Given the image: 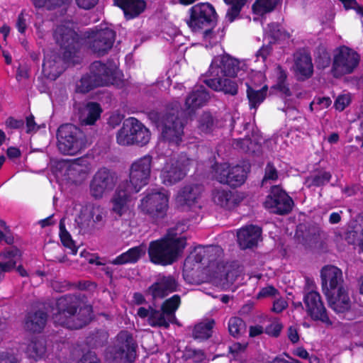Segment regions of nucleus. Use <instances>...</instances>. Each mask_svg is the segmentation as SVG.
Instances as JSON below:
<instances>
[{
	"label": "nucleus",
	"instance_id": "nucleus-1",
	"mask_svg": "<svg viewBox=\"0 0 363 363\" xmlns=\"http://www.w3.org/2000/svg\"><path fill=\"white\" fill-rule=\"evenodd\" d=\"M240 61L228 54L217 55L211 61L210 76L200 79L212 91H238L242 89L243 81L237 79L240 70Z\"/></svg>",
	"mask_w": 363,
	"mask_h": 363
},
{
	"label": "nucleus",
	"instance_id": "nucleus-2",
	"mask_svg": "<svg viewBox=\"0 0 363 363\" xmlns=\"http://www.w3.org/2000/svg\"><path fill=\"white\" fill-rule=\"evenodd\" d=\"M186 228L185 225L178 223L169 228L162 238L151 241L147 248L150 262L162 266L175 262L186 246V239L182 235Z\"/></svg>",
	"mask_w": 363,
	"mask_h": 363
},
{
	"label": "nucleus",
	"instance_id": "nucleus-3",
	"mask_svg": "<svg viewBox=\"0 0 363 363\" xmlns=\"http://www.w3.org/2000/svg\"><path fill=\"white\" fill-rule=\"evenodd\" d=\"M80 299L75 295L68 294L56 301V312L52 320L59 325L71 330H78L86 325L91 319V306H81Z\"/></svg>",
	"mask_w": 363,
	"mask_h": 363
},
{
	"label": "nucleus",
	"instance_id": "nucleus-4",
	"mask_svg": "<svg viewBox=\"0 0 363 363\" xmlns=\"http://www.w3.org/2000/svg\"><path fill=\"white\" fill-rule=\"evenodd\" d=\"M123 76L121 71L108 67L101 61H94L90 65V74L82 77L77 83L75 91H92L95 88L109 85L121 89L125 84Z\"/></svg>",
	"mask_w": 363,
	"mask_h": 363
},
{
	"label": "nucleus",
	"instance_id": "nucleus-5",
	"mask_svg": "<svg viewBox=\"0 0 363 363\" xmlns=\"http://www.w3.org/2000/svg\"><path fill=\"white\" fill-rule=\"evenodd\" d=\"M123 76L121 71L108 67L101 61H94L90 65V74L82 77L77 83L75 91H92L95 88L109 85L121 89L125 84Z\"/></svg>",
	"mask_w": 363,
	"mask_h": 363
},
{
	"label": "nucleus",
	"instance_id": "nucleus-6",
	"mask_svg": "<svg viewBox=\"0 0 363 363\" xmlns=\"http://www.w3.org/2000/svg\"><path fill=\"white\" fill-rule=\"evenodd\" d=\"M189 12V18L186 23L191 30L203 31L204 38H211L218 17L214 6L208 2L199 3L191 6Z\"/></svg>",
	"mask_w": 363,
	"mask_h": 363
},
{
	"label": "nucleus",
	"instance_id": "nucleus-7",
	"mask_svg": "<svg viewBox=\"0 0 363 363\" xmlns=\"http://www.w3.org/2000/svg\"><path fill=\"white\" fill-rule=\"evenodd\" d=\"M181 303L180 296L175 294L165 300L160 309L149 306L148 308L140 307L138 315L141 318H147V323L152 327L168 328L170 323H175V313Z\"/></svg>",
	"mask_w": 363,
	"mask_h": 363
},
{
	"label": "nucleus",
	"instance_id": "nucleus-8",
	"mask_svg": "<svg viewBox=\"0 0 363 363\" xmlns=\"http://www.w3.org/2000/svg\"><path fill=\"white\" fill-rule=\"evenodd\" d=\"M57 147L65 155H75L86 147L87 139L84 132L72 123L59 126L56 133Z\"/></svg>",
	"mask_w": 363,
	"mask_h": 363
},
{
	"label": "nucleus",
	"instance_id": "nucleus-9",
	"mask_svg": "<svg viewBox=\"0 0 363 363\" xmlns=\"http://www.w3.org/2000/svg\"><path fill=\"white\" fill-rule=\"evenodd\" d=\"M182 115L183 111L176 104L172 109L167 110L164 114L158 116L157 128L164 140L174 145L182 141L185 125Z\"/></svg>",
	"mask_w": 363,
	"mask_h": 363
},
{
	"label": "nucleus",
	"instance_id": "nucleus-10",
	"mask_svg": "<svg viewBox=\"0 0 363 363\" xmlns=\"http://www.w3.org/2000/svg\"><path fill=\"white\" fill-rule=\"evenodd\" d=\"M151 133L140 121L135 118H128L124 121L122 127L116 133V141L120 145H137L144 146L150 140Z\"/></svg>",
	"mask_w": 363,
	"mask_h": 363
},
{
	"label": "nucleus",
	"instance_id": "nucleus-11",
	"mask_svg": "<svg viewBox=\"0 0 363 363\" xmlns=\"http://www.w3.org/2000/svg\"><path fill=\"white\" fill-rule=\"evenodd\" d=\"M360 55L352 48L345 45L337 48L333 56L331 72L338 78L352 73L358 67Z\"/></svg>",
	"mask_w": 363,
	"mask_h": 363
},
{
	"label": "nucleus",
	"instance_id": "nucleus-12",
	"mask_svg": "<svg viewBox=\"0 0 363 363\" xmlns=\"http://www.w3.org/2000/svg\"><path fill=\"white\" fill-rule=\"evenodd\" d=\"M89 39V48L97 57L106 55L113 48L116 38V32L108 27L95 26L86 32Z\"/></svg>",
	"mask_w": 363,
	"mask_h": 363
},
{
	"label": "nucleus",
	"instance_id": "nucleus-13",
	"mask_svg": "<svg viewBox=\"0 0 363 363\" xmlns=\"http://www.w3.org/2000/svg\"><path fill=\"white\" fill-rule=\"evenodd\" d=\"M118 182L116 173L106 167L99 169L94 174L89 184L90 195L95 199L113 190Z\"/></svg>",
	"mask_w": 363,
	"mask_h": 363
},
{
	"label": "nucleus",
	"instance_id": "nucleus-14",
	"mask_svg": "<svg viewBox=\"0 0 363 363\" xmlns=\"http://www.w3.org/2000/svg\"><path fill=\"white\" fill-rule=\"evenodd\" d=\"M56 43L64 50L62 58L69 61L76 56L80 48V36L72 28L65 26H59L53 34Z\"/></svg>",
	"mask_w": 363,
	"mask_h": 363
},
{
	"label": "nucleus",
	"instance_id": "nucleus-15",
	"mask_svg": "<svg viewBox=\"0 0 363 363\" xmlns=\"http://www.w3.org/2000/svg\"><path fill=\"white\" fill-rule=\"evenodd\" d=\"M152 157L147 155L135 161L130 167L129 183L125 184L130 186L133 192H138L147 184L152 168Z\"/></svg>",
	"mask_w": 363,
	"mask_h": 363
},
{
	"label": "nucleus",
	"instance_id": "nucleus-16",
	"mask_svg": "<svg viewBox=\"0 0 363 363\" xmlns=\"http://www.w3.org/2000/svg\"><path fill=\"white\" fill-rule=\"evenodd\" d=\"M247 176V171L240 165L230 167L227 163H221L215 166V179L220 183L231 187L241 186L245 182Z\"/></svg>",
	"mask_w": 363,
	"mask_h": 363
},
{
	"label": "nucleus",
	"instance_id": "nucleus-17",
	"mask_svg": "<svg viewBox=\"0 0 363 363\" xmlns=\"http://www.w3.org/2000/svg\"><path fill=\"white\" fill-rule=\"evenodd\" d=\"M168 208V198L161 192H153L146 195L140 205L141 211L152 219L162 218Z\"/></svg>",
	"mask_w": 363,
	"mask_h": 363
},
{
	"label": "nucleus",
	"instance_id": "nucleus-18",
	"mask_svg": "<svg viewBox=\"0 0 363 363\" xmlns=\"http://www.w3.org/2000/svg\"><path fill=\"white\" fill-rule=\"evenodd\" d=\"M264 206L274 213L285 215L290 213L294 206L292 199L279 186L272 187L270 194L264 201Z\"/></svg>",
	"mask_w": 363,
	"mask_h": 363
},
{
	"label": "nucleus",
	"instance_id": "nucleus-19",
	"mask_svg": "<svg viewBox=\"0 0 363 363\" xmlns=\"http://www.w3.org/2000/svg\"><path fill=\"white\" fill-rule=\"evenodd\" d=\"M306 311L314 320H320L328 325H331L325 307L320 294L313 289L306 292L303 296Z\"/></svg>",
	"mask_w": 363,
	"mask_h": 363
},
{
	"label": "nucleus",
	"instance_id": "nucleus-20",
	"mask_svg": "<svg viewBox=\"0 0 363 363\" xmlns=\"http://www.w3.org/2000/svg\"><path fill=\"white\" fill-rule=\"evenodd\" d=\"M136 347L133 335L127 330H121L117 335L115 357L124 360L125 363H132L136 357Z\"/></svg>",
	"mask_w": 363,
	"mask_h": 363
},
{
	"label": "nucleus",
	"instance_id": "nucleus-21",
	"mask_svg": "<svg viewBox=\"0 0 363 363\" xmlns=\"http://www.w3.org/2000/svg\"><path fill=\"white\" fill-rule=\"evenodd\" d=\"M189 160L185 157L171 159L167 162L162 172V179L166 185H172L181 181L186 175V167Z\"/></svg>",
	"mask_w": 363,
	"mask_h": 363
},
{
	"label": "nucleus",
	"instance_id": "nucleus-22",
	"mask_svg": "<svg viewBox=\"0 0 363 363\" xmlns=\"http://www.w3.org/2000/svg\"><path fill=\"white\" fill-rule=\"evenodd\" d=\"M177 286L174 277L158 274L156 281L147 289L146 295L150 296L153 300L162 299L177 291Z\"/></svg>",
	"mask_w": 363,
	"mask_h": 363
},
{
	"label": "nucleus",
	"instance_id": "nucleus-23",
	"mask_svg": "<svg viewBox=\"0 0 363 363\" xmlns=\"http://www.w3.org/2000/svg\"><path fill=\"white\" fill-rule=\"evenodd\" d=\"M323 291L325 294L345 288L342 271L335 266L327 265L320 271Z\"/></svg>",
	"mask_w": 363,
	"mask_h": 363
},
{
	"label": "nucleus",
	"instance_id": "nucleus-24",
	"mask_svg": "<svg viewBox=\"0 0 363 363\" xmlns=\"http://www.w3.org/2000/svg\"><path fill=\"white\" fill-rule=\"evenodd\" d=\"M80 123L85 125H92L100 118L103 112L101 105L94 101H87L75 104Z\"/></svg>",
	"mask_w": 363,
	"mask_h": 363
},
{
	"label": "nucleus",
	"instance_id": "nucleus-25",
	"mask_svg": "<svg viewBox=\"0 0 363 363\" xmlns=\"http://www.w3.org/2000/svg\"><path fill=\"white\" fill-rule=\"evenodd\" d=\"M135 193L130 186L125 184L120 185L111 200L112 212L118 216L125 214L128 211V203L130 201V196Z\"/></svg>",
	"mask_w": 363,
	"mask_h": 363
},
{
	"label": "nucleus",
	"instance_id": "nucleus-26",
	"mask_svg": "<svg viewBox=\"0 0 363 363\" xmlns=\"http://www.w3.org/2000/svg\"><path fill=\"white\" fill-rule=\"evenodd\" d=\"M42 67V74L50 81H55L65 70L62 60L57 52L45 55Z\"/></svg>",
	"mask_w": 363,
	"mask_h": 363
},
{
	"label": "nucleus",
	"instance_id": "nucleus-27",
	"mask_svg": "<svg viewBox=\"0 0 363 363\" xmlns=\"http://www.w3.org/2000/svg\"><path fill=\"white\" fill-rule=\"evenodd\" d=\"M48 314L42 310L30 311L25 315L22 322L23 330L30 333H40L48 321Z\"/></svg>",
	"mask_w": 363,
	"mask_h": 363
},
{
	"label": "nucleus",
	"instance_id": "nucleus-28",
	"mask_svg": "<svg viewBox=\"0 0 363 363\" xmlns=\"http://www.w3.org/2000/svg\"><path fill=\"white\" fill-rule=\"evenodd\" d=\"M113 4L123 11L126 21L138 18L147 8L145 0H113Z\"/></svg>",
	"mask_w": 363,
	"mask_h": 363
},
{
	"label": "nucleus",
	"instance_id": "nucleus-29",
	"mask_svg": "<svg viewBox=\"0 0 363 363\" xmlns=\"http://www.w3.org/2000/svg\"><path fill=\"white\" fill-rule=\"evenodd\" d=\"M329 306L336 313H342L351 307V301L345 288L325 294Z\"/></svg>",
	"mask_w": 363,
	"mask_h": 363
},
{
	"label": "nucleus",
	"instance_id": "nucleus-30",
	"mask_svg": "<svg viewBox=\"0 0 363 363\" xmlns=\"http://www.w3.org/2000/svg\"><path fill=\"white\" fill-rule=\"evenodd\" d=\"M262 230L255 225L241 228L237 233L238 242L241 249L245 250L256 246L261 237Z\"/></svg>",
	"mask_w": 363,
	"mask_h": 363
},
{
	"label": "nucleus",
	"instance_id": "nucleus-31",
	"mask_svg": "<svg viewBox=\"0 0 363 363\" xmlns=\"http://www.w3.org/2000/svg\"><path fill=\"white\" fill-rule=\"evenodd\" d=\"M221 252V249L218 246H206L198 247L195 248L194 251L191 253L184 262V266L186 267L189 263L194 261L196 263L211 262L216 260L218 254Z\"/></svg>",
	"mask_w": 363,
	"mask_h": 363
},
{
	"label": "nucleus",
	"instance_id": "nucleus-32",
	"mask_svg": "<svg viewBox=\"0 0 363 363\" xmlns=\"http://www.w3.org/2000/svg\"><path fill=\"white\" fill-rule=\"evenodd\" d=\"M79 159L67 165L63 174L64 179L75 185L81 184L88 176V168L79 163Z\"/></svg>",
	"mask_w": 363,
	"mask_h": 363
},
{
	"label": "nucleus",
	"instance_id": "nucleus-33",
	"mask_svg": "<svg viewBox=\"0 0 363 363\" xmlns=\"http://www.w3.org/2000/svg\"><path fill=\"white\" fill-rule=\"evenodd\" d=\"M201 187L199 185H187L182 188L177 196V203L182 207H191L200 196Z\"/></svg>",
	"mask_w": 363,
	"mask_h": 363
},
{
	"label": "nucleus",
	"instance_id": "nucleus-34",
	"mask_svg": "<svg viewBox=\"0 0 363 363\" xmlns=\"http://www.w3.org/2000/svg\"><path fill=\"white\" fill-rule=\"evenodd\" d=\"M211 99L209 92H190L185 99V107L189 114L206 105Z\"/></svg>",
	"mask_w": 363,
	"mask_h": 363
},
{
	"label": "nucleus",
	"instance_id": "nucleus-35",
	"mask_svg": "<svg viewBox=\"0 0 363 363\" xmlns=\"http://www.w3.org/2000/svg\"><path fill=\"white\" fill-rule=\"evenodd\" d=\"M147 248L144 244L129 249L127 252L118 256L112 261L113 264L135 263L146 253Z\"/></svg>",
	"mask_w": 363,
	"mask_h": 363
},
{
	"label": "nucleus",
	"instance_id": "nucleus-36",
	"mask_svg": "<svg viewBox=\"0 0 363 363\" xmlns=\"http://www.w3.org/2000/svg\"><path fill=\"white\" fill-rule=\"evenodd\" d=\"M295 67L298 79L310 78L313 73L312 59L308 54H300L295 60Z\"/></svg>",
	"mask_w": 363,
	"mask_h": 363
},
{
	"label": "nucleus",
	"instance_id": "nucleus-37",
	"mask_svg": "<svg viewBox=\"0 0 363 363\" xmlns=\"http://www.w3.org/2000/svg\"><path fill=\"white\" fill-rule=\"evenodd\" d=\"M212 199L216 205L226 209H231L236 205L232 191L222 188H216L212 191Z\"/></svg>",
	"mask_w": 363,
	"mask_h": 363
},
{
	"label": "nucleus",
	"instance_id": "nucleus-38",
	"mask_svg": "<svg viewBox=\"0 0 363 363\" xmlns=\"http://www.w3.org/2000/svg\"><path fill=\"white\" fill-rule=\"evenodd\" d=\"M21 257L20 250L13 247L10 250H6L4 252L0 253V257L8 259L9 260L6 262H0V265L2 268V270L6 272H9L13 270L16 265L18 259Z\"/></svg>",
	"mask_w": 363,
	"mask_h": 363
},
{
	"label": "nucleus",
	"instance_id": "nucleus-39",
	"mask_svg": "<svg viewBox=\"0 0 363 363\" xmlns=\"http://www.w3.org/2000/svg\"><path fill=\"white\" fill-rule=\"evenodd\" d=\"M242 81L246 91H268V86L264 84V76L261 72L252 73L247 80Z\"/></svg>",
	"mask_w": 363,
	"mask_h": 363
},
{
	"label": "nucleus",
	"instance_id": "nucleus-40",
	"mask_svg": "<svg viewBox=\"0 0 363 363\" xmlns=\"http://www.w3.org/2000/svg\"><path fill=\"white\" fill-rule=\"evenodd\" d=\"M345 240L350 245H357L363 252V221L347 233Z\"/></svg>",
	"mask_w": 363,
	"mask_h": 363
},
{
	"label": "nucleus",
	"instance_id": "nucleus-41",
	"mask_svg": "<svg viewBox=\"0 0 363 363\" xmlns=\"http://www.w3.org/2000/svg\"><path fill=\"white\" fill-rule=\"evenodd\" d=\"M279 0H255L252 6V11L257 15H264L273 11Z\"/></svg>",
	"mask_w": 363,
	"mask_h": 363
},
{
	"label": "nucleus",
	"instance_id": "nucleus-42",
	"mask_svg": "<svg viewBox=\"0 0 363 363\" xmlns=\"http://www.w3.org/2000/svg\"><path fill=\"white\" fill-rule=\"evenodd\" d=\"M215 325L213 320L202 322L195 325L193 331V337L195 339L206 340L212 334V329Z\"/></svg>",
	"mask_w": 363,
	"mask_h": 363
},
{
	"label": "nucleus",
	"instance_id": "nucleus-43",
	"mask_svg": "<svg viewBox=\"0 0 363 363\" xmlns=\"http://www.w3.org/2000/svg\"><path fill=\"white\" fill-rule=\"evenodd\" d=\"M228 331L235 338L242 336L246 331L245 323L238 317H232L228 321Z\"/></svg>",
	"mask_w": 363,
	"mask_h": 363
},
{
	"label": "nucleus",
	"instance_id": "nucleus-44",
	"mask_svg": "<svg viewBox=\"0 0 363 363\" xmlns=\"http://www.w3.org/2000/svg\"><path fill=\"white\" fill-rule=\"evenodd\" d=\"M75 228L78 233L82 234L89 233L94 228L89 213H82L75 218Z\"/></svg>",
	"mask_w": 363,
	"mask_h": 363
},
{
	"label": "nucleus",
	"instance_id": "nucleus-45",
	"mask_svg": "<svg viewBox=\"0 0 363 363\" xmlns=\"http://www.w3.org/2000/svg\"><path fill=\"white\" fill-rule=\"evenodd\" d=\"M27 352L30 357L37 359L41 358L46 352V347L43 340L35 339L28 345Z\"/></svg>",
	"mask_w": 363,
	"mask_h": 363
},
{
	"label": "nucleus",
	"instance_id": "nucleus-46",
	"mask_svg": "<svg viewBox=\"0 0 363 363\" xmlns=\"http://www.w3.org/2000/svg\"><path fill=\"white\" fill-rule=\"evenodd\" d=\"M94 228H100L105 224L106 213L99 206H93L89 213Z\"/></svg>",
	"mask_w": 363,
	"mask_h": 363
},
{
	"label": "nucleus",
	"instance_id": "nucleus-47",
	"mask_svg": "<svg viewBox=\"0 0 363 363\" xmlns=\"http://www.w3.org/2000/svg\"><path fill=\"white\" fill-rule=\"evenodd\" d=\"M331 179V174L328 172H319L308 177L306 184L308 187L323 186Z\"/></svg>",
	"mask_w": 363,
	"mask_h": 363
},
{
	"label": "nucleus",
	"instance_id": "nucleus-48",
	"mask_svg": "<svg viewBox=\"0 0 363 363\" xmlns=\"http://www.w3.org/2000/svg\"><path fill=\"white\" fill-rule=\"evenodd\" d=\"M60 236L62 245L71 250L72 255H76L77 247L75 246L73 240L69 232L65 228L64 220L62 219L60 222Z\"/></svg>",
	"mask_w": 363,
	"mask_h": 363
},
{
	"label": "nucleus",
	"instance_id": "nucleus-49",
	"mask_svg": "<svg viewBox=\"0 0 363 363\" xmlns=\"http://www.w3.org/2000/svg\"><path fill=\"white\" fill-rule=\"evenodd\" d=\"M60 236L62 245L71 250L72 255H76L77 247L75 246L73 240L69 232L65 228L64 220L62 219L60 222Z\"/></svg>",
	"mask_w": 363,
	"mask_h": 363
},
{
	"label": "nucleus",
	"instance_id": "nucleus-50",
	"mask_svg": "<svg viewBox=\"0 0 363 363\" xmlns=\"http://www.w3.org/2000/svg\"><path fill=\"white\" fill-rule=\"evenodd\" d=\"M214 125V118L209 112H203L199 117L198 128L203 133H209Z\"/></svg>",
	"mask_w": 363,
	"mask_h": 363
},
{
	"label": "nucleus",
	"instance_id": "nucleus-51",
	"mask_svg": "<svg viewBox=\"0 0 363 363\" xmlns=\"http://www.w3.org/2000/svg\"><path fill=\"white\" fill-rule=\"evenodd\" d=\"M228 5H230L225 13V19L226 21L231 23H233L240 14V12L242 8L245 6L246 4L245 3H225Z\"/></svg>",
	"mask_w": 363,
	"mask_h": 363
},
{
	"label": "nucleus",
	"instance_id": "nucleus-52",
	"mask_svg": "<svg viewBox=\"0 0 363 363\" xmlns=\"http://www.w3.org/2000/svg\"><path fill=\"white\" fill-rule=\"evenodd\" d=\"M33 5L36 9L43 8L48 4V9H54L61 7L63 5L68 4L72 0H30Z\"/></svg>",
	"mask_w": 363,
	"mask_h": 363
},
{
	"label": "nucleus",
	"instance_id": "nucleus-53",
	"mask_svg": "<svg viewBox=\"0 0 363 363\" xmlns=\"http://www.w3.org/2000/svg\"><path fill=\"white\" fill-rule=\"evenodd\" d=\"M279 178V172L273 163L268 162L264 168V175L262 180L261 185L264 186L267 183L276 182Z\"/></svg>",
	"mask_w": 363,
	"mask_h": 363
},
{
	"label": "nucleus",
	"instance_id": "nucleus-54",
	"mask_svg": "<svg viewBox=\"0 0 363 363\" xmlns=\"http://www.w3.org/2000/svg\"><path fill=\"white\" fill-rule=\"evenodd\" d=\"M287 74L284 69L279 65L277 67V82L272 88L275 91H290L289 85L286 84Z\"/></svg>",
	"mask_w": 363,
	"mask_h": 363
},
{
	"label": "nucleus",
	"instance_id": "nucleus-55",
	"mask_svg": "<svg viewBox=\"0 0 363 363\" xmlns=\"http://www.w3.org/2000/svg\"><path fill=\"white\" fill-rule=\"evenodd\" d=\"M108 336V333L105 331H96L88 338V343L94 347H102L106 343Z\"/></svg>",
	"mask_w": 363,
	"mask_h": 363
},
{
	"label": "nucleus",
	"instance_id": "nucleus-56",
	"mask_svg": "<svg viewBox=\"0 0 363 363\" xmlns=\"http://www.w3.org/2000/svg\"><path fill=\"white\" fill-rule=\"evenodd\" d=\"M316 67L318 69H325L328 67L331 63V57L330 53L324 48L320 49L315 57Z\"/></svg>",
	"mask_w": 363,
	"mask_h": 363
},
{
	"label": "nucleus",
	"instance_id": "nucleus-57",
	"mask_svg": "<svg viewBox=\"0 0 363 363\" xmlns=\"http://www.w3.org/2000/svg\"><path fill=\"white\" fill-rule=\"evenodd\" d=\"M250 108H256L266 98L265 92H247Z\"/></svg>",
	"mask_w": 363,
	"mask_h": 363
},
{
	"label": "nucleus",
	"instance_id": "nucleus-58",
	"mask_svg": "<svg viewBox=\"0 0 363 363\" xmlns=\"http://www.w3.org/2000/svg\"><path fill=\"white\" fill-rule=\"evenodd\" d=\"M186 358L193 359L194 362L200 363L206 357L205 353L201 350L187 349L185 352Z\"/></svg>",
	"mask_w": 363,
	"mask_h": 363
},
{
	"label": "nucleus",
	"instance_id": "nucleus-59",
	"mask_svg": "<svg viewBox=\"0 0 363 363\" xmlns=\"http://www.w3.org/2000/svg\"><path fill=\"white\" fill-rule=\"evenodd\" d=\"M239 276V272L236 269L228 270L225 274L224 280L221 279L223 287H228L233 284Z\"/></svg>",
	"mask_w": 363,
	"mask_h": 363
},
{
	"label": "nucleus",
	"instance_id": "nucleus-60",
	"mask_svg": "<svg viewBox=\"0 0 363 363\" xmlns=\"http://www.w3.org/2000/svg\"><path fill=\"white\" fill-rule=\"evenodd\" d=\"M282 328H283L282 324L276 321V322H272L269 325H268L265 328L264 332L269 336H272L274 337H277L279 336Z\"/></svg>",
	"mask_w": 363,
	"mask_h": 363
},
{
	"label": "nucleus",
	"instance_id": "nucleus-61",
	"mask_svg": "<svg viewBox=\"0 0 363 363\" xmlns=\"http://www.w3.org/2000/svg\"><path fill=\"white\" fill-rule=\"evenodd\" d=\"M350 101L351 98L349 94H340L335 101V108L342 111L350 104Z\"/></svg>",
	"mask_w": 363,
	"mask_h": 363
},
{
	"label": "nucleus",
	"instance_id": "nucleus-62",
	"mask_svg": "<svg viewBox=\"0 0 363 363\" xmlns=\"http://www.w3.org/2000/svg\"><path fill=\"white\" fill-rule=\"evenodd\" d=\"M26 16L27 14L26 13L25 10H22L21 13L18 14L16 20V27L18 31L21 34L25 33L27 29Z\"/></svg>",
	"mask_w": 363,
	"mask_h": 363
},
{
	"label": "nucleus",
	"instance_id": "nucleus-63",
	"mask_svg": "<svg viewBox=\"0 0 363 363\" xmlns=\"http://www.w3.org/2000/svg\"><path fill=\"white\" fill-rule=\"evenodd\" d=\"M79 363H100V361L95 352L89 351L82 356Z\"/></svg>",
	"mask_w": 363,
	"mask_h": 363
},
{
	"label": "nucleus",
	"instance_id": "nucleus-64",
	"mask_svg": "<svg viewBox=\"0 0 363 363\" xmlns=\"http://www.w3.org/2000/svg\"><path fill=\"white\" fill-rule=\"evenodd\" d=\"M0 363H19L18 359L7 352H0Z\"/></svg>",
	"mask_w": 363,
	"mask_h": 363
}]
</instances>
